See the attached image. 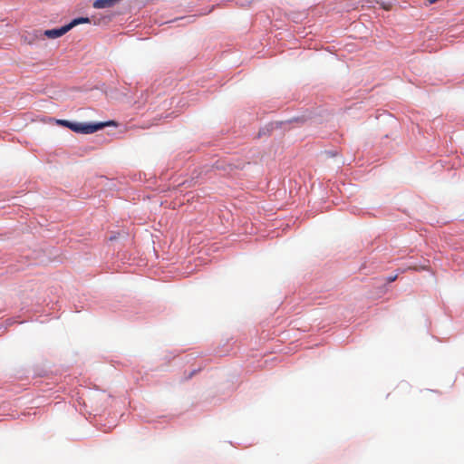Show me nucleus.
I'll list each match as a JSON object with an SVG mask.
<instances>
[{"label": "nucleus", "instance_id": "obj_7", "mask_svg": "<svg viewBox=\"0 0 464 464\" xmlns=\"http://www.w3.org/2000/svg\"><path fill=\"white\" fill-rule=\"evenodd\" d=\"M393 280H395V277H391L390 278V281H393Z\"/></svg>", "mask_w": 464, "mask_h": 464}, {"label": "nucleus", "instance_id": "obj_1", "mask_svg": "<svg viewBox=\"0 0 464 464\" xmlns=\"http://www.w3.org/2000/svg\"><path fill=\"white\" fill-rule=\"evenodd\" d=\"M112 125H115L114 121L100 122V123H95V124H83V123L72 122V124L70 126V130H72V131L77 132V133L90 134V133H93L99 130H102L106 126H112Z\"/></svg>", "mask_w": 464, "mask_h": 464}, {"label": "nucleus", "instance_id": "obj_2", "mask_svg": "<svg viewBox=\"0 0 464 464\" xmlns=\"http://www.w3.org/2000/svg\"><path fill=\"white\" fill-rule=\"evenodd\" d=\"M69 31H70V27L68 26V24H66L58 29L45 30L44 34L48 38L55 39V38H59V37L63 36Z\"/></svg>", "mask_w": 464, "mask_h": 464}, {"label": "nucleus", "instance_id": "obj_5", "mask_svg": "<svg viewBox=\"0 0 464 464\" xmlns=\"http://www.w3.org/2000/svg\"><path fill=\"white\" fill-rule=\"evenodd\" d=\"M57 123L61 126H63V127H67L70 129V126L72 124L71 121H66V120H57Z\"/></svg>", "mask_w": 464, "mask_h": 464}, {"label": "nucleus", "instance_id": "obj_6", "mask_svg": "<svg viewBox=\"0 0 464 464\" xmlns=\"http://www.w3.org/2000/svg\"><path fill=\"white\" fill-rule=\"evenodd\" d=\"M194 373H195V371H194V372H192L189 374L188 378H191V377H192V375H193Z\"/></svg>", "mask_w": 464, "mask_h": 464}, {"label": "nucleus", "instance_id": "obj_3", "mask_svg": "<svg viewBox=\"0 0 464 464\" xmlns=\"http://www.w3.org/2000/svg\"><path fill=\"white\" fill-rule=\"evenodd\" d=\"M119 1L120 0H96L93 3V7L98 9L111 7L113 6Z\"/></svg>", "mask_w": 464, "mask_h": 464}, {"label": "nucleus", "instance_id": "obj_4", "mask_svg": "<svg viewBox=\"0 0 464 464\" xmlns=\"http://www.w3.org/2000/svg\"><path fill=\"white\" fill-rule=\"evenodd\" d=\"M90 23V19L88 17H79L73 19L71 23L68 24V26L70 27V30L73 28L74 26L81 24H88Z\"/></svg>", "mask_w": 464, "mask_h": 464}]
</instances>
